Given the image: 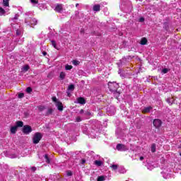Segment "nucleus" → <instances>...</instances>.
I'll return each mask as SVG.
<instances>
[{"instance_id": "nucleus-1", "label": "nucleus", "mask_w": 181, "mask_h": 181, "mask_svg": "<svg viewBox=\"0 0 181 181\" xmlns=\"http://www.w3.org/2000/svg\"><path fill=\"white\" fill-rule=\"evenodd\" d=\"M25 23L27 26H35V25H37V20L36 18H32L27 16L25 18Z\"/></svg>"}, {"instance_id": "nucleus-2", "label": "nucleus", "mask_w": 181, "mask_h": 181, "mask_svg": "<svg viewBox=\"0 0 181 181\" xmlns=\"http://www.w3.org/2000/svg\"><path fill=\"white\" fill-rule=\"evenodd\" d=\"M172 169L169 168H163L161 175L164 179H170L172 176Z\"/></svg>"}, {"instance_id": "nucleus-3", "label": "nucleus", "mask_w": 181, "mask_h": 181, "mask_svg": "<svg viewBox=\"0 0 181 181\" xmlns=\"http://www.w3.org/2000/svg\"><path fill=\"white\" fill-rule=\"evenodd\" d=\"M42 138H43L42 133L36 132L33 137V144H35V145L39 144Z\"/></svg>"}, {"instance_id": "nucleus-4", "label": "nucleus", "mask_w": 181, "mask_h": 181, "mask_svg": "<svg viewBox=\"0 0 181 181\" xmlns=\"http://www.w3.org/2000/svg\"><path fill=\"white\" fill-rule=\"evenodd\" d=\"M52 101L55 103V107H57L59 111H63V103L57 98L55 96L52 97Z\"/></svg>"}, {"instance_id": "nucleus-5", "label": "nucleus", "mask_w": 181, "mask_h": 181, "mask_svg": "<svg viewBox=\"0 0 181 181\" xmlns=\"http://www.w3.org/2000/svg\"><path fill=\"white\" fill-rule=\"evenodd\" d=\"M108 87L110 91L114 92L117 91V90L119 88V85H118V83H117L116 82H109Z\"/></svg>"}, {"instance_id": "nucleus-6", "label": "nucleus", "mask_w": 181, "mask_h": 181, "mask_svg": "<svg viewBox=\"0 0 181 181\" xmlns=\"http://www.w3.org/2000/svg\"><path fill=\"white\" fill-rule=\"evenodd\" d=\"M116 149L117 151H119L120 152H125V151H128V148L127 147V146L121 144H118L116 146Z\"/></svg>"}, {"instance_id": "nucleus-7", "label": "nucleus", "mask_w": 181, "mask_h": 181, "mask_svg": "<svg viewBox=\"0 0 181 181\" xmlns=\"http://www.w3.org/2000/svg\"><path fill=\"white\" fill-rule=\"evenodd\" d=\"M23 132L25 135H29V134H30V132H32V127H30L29 125H24L23 128Z\"/></svg>"}, {"instance_id": "nucleus-8", "label": "nucleus", "mask_w": 181, "mask_h": 181, "mask_svg": "<svg viewBox=\"0 0 181 181\" xmlns=\"http://www.w3.org/2000/svg\"><path fill=\"white\" fill-rule=\"evenodd\" d=\"M153 124L156 128H160L162 127V120L159 119H155L153 122Z\"/></svg>"}, {"instance_id": "nucleus-9", "label": "nucleus", "mask_w": 181, "mask_h": 181, "mask_svg": "<svg viewBox=\"0 0 181 181\" xmlns=\"http://www.w3.org/2000/svg\"><path fill=\"white\" fill-rule=\"evenodd\" d=\"M54 11L59 13H62L63 12V4H57Z\"/></svg>"}, {"instance_id": "nucleus-10", "label": "nucleus", "mask_w": 181, "mask_h": 181, "mask_svg": "<svg viewBox=\"0 0 181 181\" xmlns=\"http://www.w3.org/2000/svg\"><path fill=\"white\" fill-rule=\"evenodd\" d=\"M77 103L78 104H81L82 105H84L86 104V99L83 97H79L77 98Z\"/></svg>"}, {"instance_id": "nucleus-11", "label": "nucleus", "mask_w": 181, "mask_h": 181, "mask_svg": "<svg viewBox=\"0 0 181 181\" xmlns=\"http://www.w3.org/2000/svg\"><path fill=\"white\" fill-rule=\"evenodd\" d=\"M94 12H100L101 11V4H95L93 6Z\"/></svg>"}, {"instance_id": "nucleus-12", "label": "nucleus", "mask_w": 181, "mask_h": 181, "mask_svg": "<svg viewBox=\"0 0 181 181\" xmlns=\"http://www.w3.org/2000/svg\"><path fill=\"white\" fill-rule=\"evenodd\" d=\"M153 107L151 106L146 107L142 110V112L144 114H146L148 112H151V110H152Z\"/></svg>"}, {"instance_id": "nucleus-13", "label": "nucleus", "mask_w": 181, "mask_h": 181, "mask_svg": "<svg viewBox=\"0 0 181 181\" xmlns=\"http://www.w3.org/2000/svg\"><path fill=\"white\" fill-rule=\"evenodd\" d=\"M148 43V40L146 37H143L140 42V45H145Z\"/></svg>"}, {"instance_id": "nucleus-14", "label": "nucleus", "mask_w": 181, "mask_h": 181, "mask_svg": "<svg viewBox=\"0 0 181 181\" xmlns=\"http://www.w3.org/2000/svg\"><path fill=\"white\" fill-rule=\"evenodd\" d=\"M59 78L60 80H64V78H66V73L62 71L59 74Z\"/></svg>"}, {"instance_id": "nucleus-15", "label": "nucleus", "mask_w": 181, "mask_h": 181, "mask_svg": "<svg viewBox=\"0 0 181 181\" xmlns=\"http://www.w3.org/2000/svg\"><path fill=\"white\" fill-rule=\"evenodd\" d=\"M16 131H18V127L14 126L11 128V134H16Z\"/></svg>"}, {"instance_id": "nucleus-16", "label": "nucleus", "mask_w": 181, "mask_h": 181, "mask_svg": "<svg viewBox=\"0 0 181 181\" xmlns=\"http://www.w3.org/2000/svg\"><path fill=\"white\" fill-rule=\"evenodd\" d=\"M94 163L96 166H102L103 162L101 160H96L94 161Z\"/></svg>"}, {"instance_id": "nucleus-17", "label": "nucleus", "mask_w": 181, "mask_h": 181, "mask_svg": "<svg viewBox=\"0 0 181 181\" xmlns=\"http://www.w3.org/2000/svg\"><path fill=\"white\" fill-rule=\"evenodd\" d=\"M107 179V176L100 175L98 177V181H104Z\"/></svg>"}, {"instance_id": "nucleus-18", "label": "nucleus", "mask_w": 181, "mask_h": 181, "mask_svg": "<svg viewBox=\"0 0 181 181\" xmlns=\"http://www.w3.org/2000/svg\"><path fill=\"white\" fill-rule=\"evenodd\" d=\"M16 36H21V35H22V28L17 29L16 32Z\"/></svg>"}, {"instance_id": "nucleus-19", "label": "nucleus", "mask_w": 181, "mask_h": 181, "mask_svg": "<svg viewBox=\"0 0 181 181\" xmlns=\"http://www.w3.org/2000/svg\"><path fill=\"white\" fill-rule=\"evenodd\" d=\"M51 43L53 47H54V49H57V50H59V48L57 47V45L56 44V41L52 40Z\"/></svg>"}, {"instance_id": "nucleus-20", "label": "nucleus", "mask_w": 181, "mask_h": 181, "mask_svg": "<svg viewBox=\"0 0 181 181\" xmlns=\"http://www.w3.org/2000/svg\"><path fill=\"white\" fill-rule=\"evenodd\" d=\"M151 152H153V153L156 152V144H153L151 145Z\"/></svg>"}, {"instance_id": "nucleus-21", "label": "nucleus", "mask_w": 181, "mask_h": 181, "mask_svg": "<svg viewBox=\"0 0 181 181\" xmlns=\"http://www.w3.org/2000/svg\"><path fill=\"white\" fill-rule=\"evenodd\" d=\"M119 172L120 173H125L127 172V170H125V168H124V167H120V168H119Z\"/></svg>"}, {"instance_id": "nucleus-22", "label": "nucleus", "mask_w": 181, "mask_h": 181, "mask_svg": "<svg viewBox=\"0 0 181 181\" xmlns=\"http://www.w3.org/2000/svg\"><path fill=\"white\" fill-rule=\"evenodd\" d=\"M3 5L4 6H9V0H3Z\"/></svg>"}, {"instance_id": "nucleus-23", "label": "nucleus", "mask_w": 181, "mask_h": 181, "mask_svg": "<svg viewBox=\"0 0 181 181\" xmlns=\"http://www.w3.org/2000/svg\"><path fill=\"white\" fill-rule=\"evenodd\" d=\"M72 64H74V66H78V64H80V61H77L76 59H74L72 61Z\"/></svg>"}, {"instance_id": "nucleus-24", "label": "nucleus", "mask_w": 181, "mask_h": 181, "mask_svg": "<svg viewBox=\"0 0 181 181\" xmlns=\"http://www.w3.org/2000/svg\"><path fill=\"white\" fill-rule=\"evenodd\" d=\"M69 91H74V86L73 84H71L68 87Z\"/></svg>"}, {"instance_id": "nucleus-25", "label": "nucleus", "mask_w": 181, "mask_h": 181, "mask_svg": "<svg viewBox=\"0 0 181 181\" xmlns=\"http://www.w3.org/2000/svg\"><path fill=\"white\" fill-rule=\"evenodd\" d=\"M16 127H23V122L22 121H18L16 122Z\"/></svg>"}, {"instance_id": "nucleus-26", "label": "nucleus", "mask_w": 181, "mask_h": 181, "mask_svg": "<svg viewBox=\"0 0 181 181\" xmlns=\"http://www.w3.org/2000/svg\"><path fill=\"white\" fill-rule=\"evenodd\" d=\"M168 71H169V69H168V68H164V69H163V70L161 71V73H162L163 74H166Z\"/></svg>"}, {"instance_id": "nucleus-27", "label": "nucleus", "mask_w": 181, "mask_h": 181, "mask_svg": "<svg viewBox=\"0 0 181 181\" xmlns=\"http://www.w3.org/2000/svg\"><path fill=\"white\" fill-rule=\"evenodd\" d=\"M45 162H47V163H50V159L49 158V156H47V154L45 155Z\"/></svg>"}, {"instance_id": "nucleus-28", "label": "nucleus", "mask_w": 181, "mask_h": 181, "mask_svg": "<svg viewBox=\"0 0 181 181\" xmlns=\"http://www.w3.org/2000/svg\"><path fill=\"white\" fill-rule=\"evenodd\" d=\"M110 168H112V169L113 170H117L118 169V165H110Z\"/></svg>"}, {"instance_id": "nucleus-29", "label": "nucleus", "mask_w": 181, "mask_h": 181, "mask_svg": "<svg viewBox=\"0 0 181 181\" xmlns=\"http://www.w3.org/2000/svg\"><path fill=\"white\" fill-rule=\"evenodd\" d=\"M73 69V66L71 65H66L65 66V70H71Z\"/></svg>"}, {"instance_id": "nucleus-30", "label": "nucleus", "mask_w": 181, "mask_h": 181, "mask_svg": "<svg viewBox=\"0 0 181 181\" xmlns=\"http://www.w3.org/2000/svg\"><path fill=\"white\" fill-rule=\"evenodd\" d=\"M30 67L28 66V65H25L23 67V71H28V70H29Z\"/></svg>"}, {"instance_id": "nucleus-31", "label": "nucleus", "mask_w": 181, "mask_h": 181, "mask_svg": "<svg viewBox=\"0 0 181 181\" xmlns=\"http://www.w3.org/2000/svg\"><path fill=\"white\" fill-rule=\"evenodd\" d=\"M18 18H19V15L16 14L14 18H11V21H17Z\"/></svg>"}, {"instance_id": "nucleus-32", "label": "nucleus", "mask_w": 181, "mask_h": 181, "mask_svg": "<svg viewBox=\"0 0 181 181\" xmlns=\"http://www.w3.org/2000/svg\"><path fill=\"white\" fill-rule=\"evenodd\" d=\"M31 4H33L34 5H36L39 4V0H30Z\"/></svg>"}, {"instance_id": "nucleus-33", "label": "nucleus", "mask_w": 181, "mask_h": 181, "mask_svg": "<svg viewBox=\"0 0 181 181\" xmlns=\"http://www.w3.org/2000/svg\"><path fill=\"white\" fill-rule=\"evenodd\" d=\"M52 112H53V109L50 108V109H48L47 114H48V115H50L51 114H52Z\"/></svg>"}, {"instance_id": "nucleus-34", "label": "nucleus", "mask_w": 181, "mask_h": 181, "mask_svg": "<svg viewBox=\"0 0 181 181\" xmlns=\"http://www.w3.org/2000/svg\"><path fill=\"white\" fill-rule=\"evenodd\" d=\"M4 13H5V10L2 7H0V16L1 15H4Z\"/></svg>"}, {"instance_id": "nucleus-35", "label": "nucleus", "mask_w": 181, "mask_h": 181, "mask_svg": "<svg viewBox=\"0 0 181 181\" xmlns=\"http://www.w3.org/2000/svg\"><path fill=\"white\" fill-rule=\"evenodd\" d=\"M66 176H73V173L70 170L66 171Z\"/></svg>"}, {"instance_id": "nucleus-36", "label": "nucleus", "mask_w": 181, "mask_h": 181, "mask_svg": "<svg viewBox=\"0 0 181 181\" xmlns=\"http://www.w3.org/2000/svg\"><path fill=\"white\" fill-rule=\"evenodd\" d=\"M76 122H81V121H82L81 117L80 116L77 117L76 118Z\"/></svg>"}, {"instance_id": "nucleus-37", "label": "nucleus", "mask_w": 181, "mask_h": 181, "mask_svg": "<svg viewBox=\"0 0 181 181\" xmlns=\"http://www.w3.org/2000/svg\"><path fill=\"white\" fill-rule=\"evenodd\" d=\"M23 97H25V94L23 93L18 94V98H23Z\"/></svg>"}, {"instance_id": "nucleus-38", "label": "nucleus", "mask_w": 181, "mask_h": 181, "mask_svg": "<svg viewBox=\"0 0 181 181\" xmlns=\"http://www.w3.org/2000/svg\"><path fill=\"white\" fill-rule=\"evenodd\" d=\"M26 92L27 93H32V88L30 87H28L26 88Z\"/></svg>"}, {"instance_id": "nucleus-39", "label": "nucleus", "mask_w": 181, "mask_h": 181, "mask_svg": "<svg viewBox=\"0 0 181 181\" xmlns=\"http://www.w3.org/2000/svg\"><path fill=\"white\" fill-rule=\"evenodd\" d=\"M147 169H148L149 170H152V169H153V167L149 165V164H147Z\"/></svg>"}, {"instance_id": "nucleus-40", "label": "nucleus", "mask_w": 181, "mask_h": 181, "mask_svg": "<svg viewBox=\"0 0 181 181\" xmlns=\"http://www.w3.org/2000/svg\"><path fill=\"white\" fill-rule=\"evenodd\" d=\"M166 101H167V103H168V104H172V99L168 98V99L166 100Z\"/></svg>"}, {"instance_id": "nucleus-41", "label": "nucleus", "mask_w": 181, "mask_h": 181, "mask_svg": "<svg viewBox=\"0 0 181 181\" xmlns=\"http://www.w3.org/2000/svg\"><path fill=\"white\" fill-rule=\"evenodd\" d=\"M139 22H145V18L141 17L139 18Z\"/></svg>"}, {"instance_id": "nucleus-42", "label": "nucleus", "mask_w": 181, "mask_h": 181, "mask_svg": "<svg viewBox=\"0 0 181 181\" xmlns=\"http://www.w3.org/2000/svg\"><path fill=\"white\" fill-rule=\"evenodd\" d=\"M86 112H84V110L81 109L79 112V114H85Z\"/></svg>"}, {"instance_id": "nucleus-43", "label": "nucleus", "mask_w": 181, "mask_h": 181, "mask_svg": "<svg viewBox=\"0 0 181 181\" xmlns=\"http://www.w3.org/2000/svg\"><path fill=\"white\" fill-rule=\"evenodd\" d=\"M84 115H91L90 112H85Z\"/></svg>"}, {"instance_id": "nucleus-44", "label": "nucleus", "mask_w": 181, "mask_h": 181, "mask_svg": "<svg viewBox=\"0 0 181 181\" xmlns=\"http://www.w3.org/2000/svg\"><path fill=\"white\" fill-rule=\"evenodd\" d=\"M31 170H33V172H35L36 170V167H32Z\"/></svg>"}, {"instance_id": "nucleus-45", "label": "nucleus", "mask_w": 181, "mask_h": 181, "mask_svg": "<svg viewBox=\"0 0 181 181\" xmlns=\"http://www.w3.org/2000/svg\"><path fill=\"white\" fill-rule=\"evenodd\" d=\"M139 160H144V156H141V157L139 158Z\"/></svg>"}, {"instance_id": "nucleus-46", "label": "nucleus", "mask_w": 181, "mask_h": 181, "mask_svg": "<svg viewBox=\"0 0 181 181\" xmlns=\"http://www.w3.org/2000/svg\"><path fill=\"white\" fill-rule=\"evenodd\" d=\"M82 163H86V160L83 159L82 160Z\"/></svg>"}, {"instance_id": "nucleus-47", "label": "nucleus", "mask_w": 181, "mask_h": 181, "mask_svg": "<svg viewBox=\"0 0 181 181\" xmlns=\"http://www.w3.org/2000/svg\"><path fill=\"white\" fill-rule=\"evenodd\" d=\"M124 1H125V0L122 1V5H125V4H124Z\"/></svg>"}, {"instance_id": "nucleus-48", "label": "nucleus", "mask_w": 181, "mask_h": 181, "mask_svg": "<svg viewBox=\"0 0 181 181\" xmlns=\"http://www.w3.org/2000/svg\"><path fill=\"white\" fill-rule=\"evenodd\" d=\"M68 94V97H70V93L69 92H67Z\"/></svg>"}, {"instance_id": "nucleus-49", "label": "nucleus", "mask_w": 181, "mask_h": 181, "mask_svg": "<svg viewBox=\"0 0 181 181\" xmlns=\"http://www.w3.org/2000/svg\"><path fill=\"white\" fill-rule=\"evenodd\" d=\"M136 1H139L140 2H142V0H136Z\"/></svg>"}, {"instance_id": "nucleus-50", "label": "nucleus", "mask_w": 181, "mask_h": 181, "mask_svg": "<svg viewBox=\"0 0 181 181\" xmlns=\"http://www.w3.org/2000/svg\"><path fill=\"white\" fill-rule=\"evenodd\" d=\"M76 7L78 6V4H76Z\"/></svg>"}, {"instance_id": "nucleus-51", "label": "nucleus", "mask_w": 181, "mask_h": 181, "mask_svg": "<svg viewBox=\"0 0 181 181\" xmlns=\"http://www.w3.org/2000/svg\"><path fill=\"white\" fill-rule=\"evenodd\" d=\"M44 56H46V52H44Z\"/></svg>"}, {"instance_id": "nucleus-52", "label": "nucleus", "mask_w": 181, "mask_h": 181, "mask_svg": "<svg viewBox=\"0 0 181 181\" xmlns=\"http://www.w3.org/2000/svg\"><path fill=\"white\" fill-rule=\"evenodd\" d=\"M116 134H117V135H118V131H117V132H116Z\"/></svg>"}, {"instance_id": "nucleus-53", "label": "nucleus", "mask_w": 181, "mask_h": 181, "mask_svg": "<svg viewBox=\"0 0 181 181\" xmlns=\"http://www.w3.org/2000/svg\"><path fill=\"white\" fill-rule=\"evenodd\" d=\"M117 138H119V136H117Z\"/></svg>"}, {"instance_id": "nucleus-54", "label": "nucleus", "mask_w": 181, "mask_h": 181, "mask_svg": "<svg viewBox=\"0 0 181 181\" xmlns=\"http://www.w3.org/2000/svg\"><path fill=\"white\" fill-rule=\"evenodd\" d=\"M180 156H181V152H180Z\"/></svg>"}]
</instances>
